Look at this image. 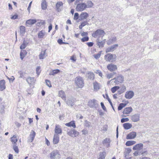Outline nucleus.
<instances>
[{
    "instance_id": "052dcab7",
    "label": "nucleus",
    "mask_w": 159,
    "mask_h": 159,
    "mask_svg": "<svg viewBox=\"0 0 159 159\" xmlns=\"http://www.w3.org/2000/svg\"><path fill=\"white\" fill-rule=\"evenodd\" d=\"M107 125H105L103 126L102 127V130L103 131H107Z\"/></svg>"
},
{
    "instance_id": "4be33fe9",
    "label": "nucleus",
    "mask_w": 159,
    "mask_h": 159,
    "mask_svg": "<svg viewBox=\"0 0 159 159\" xmlns=\"http://www.w3.org/2000/svg\"><path fill=\"white\" fill-rule=\"evenodd\" d=\"M59 136L57 134H54V137L53 140V143L54 144L57 143L59 140Z\"/></svg>"
},
{
    "instance_id": "f257e3e1",
    "label": "nucleus",
    "mask_w": 159,
    "mask_h": 159,
    "mask_svg": "<svg viewBox=\"0 0 159 159\" xmlns=\"http://www.w3.org/2000/svg\"><path fill=\"white\" fill-rule=\"evenodd\" d=\"M106 33L103 30L99 29L93 32L92 34V36L94 38L98 37L99 39L101 36L102 35V37Z\"/></svg>"
},
{
    "instance_id": "69168bd1",
    "label": "nucleus",
    "mask_w": 159,
    "mask_h": 159,
    "mask_svg": "<svg viewBox=\"0 0 159 159\" xmlns=\"http://www.w3.org/2000/svg\"><path fill=\"white\" fill-rule=\"evenodd\" d=\"M82 134L86 135V134H88V131L86 130H83L82 131Z\"/></svg>"
},
{
    "instance_id": "3c124183",
    "label": "nucleus",
    "mask_w": 159,
    "mask_h": 159,
    "mask_svg": "<svg viewBox=\"0 0 159 159\" xmlns=\"http://www.w3.org/2000/svg\"><path fill=\"white\" fill-rule=\"evenodd\" d=\"M41 72L40 67L39 66H37L36 69V72L38 75H39L40 74Z\"/></svg>"
},
{
    "instance_id": "e2e57ef3",
    "label": "nucleus",
    "mask_w": 159,
    "mask_h": 159,
    "mask_svg": "<svg viewBox=\"0 0 159 159\" xmlns=\"http://www.w3.org/2000/svg\"><path fill=\"white\" fill-rule=\"evenodd\" d=\"M39 24L40 25H44L45 24V21L43 20L40 21L37 24Z\"/></svg>"
},
{
    "instance_id": "20e7f679",
    "label": "nucleus",
    "mask_w": 159,
    "mask_h": 159,
    "mask_svg": "<svg viewBox=\"0 0 159 159\" xmlns=\"http://www.w3.org/2000/svg\"><path fill=\"white\" fill-rule=\"evenodd\" d=\"M124 77L121 75H118L116 77L112 79L111 80H114V82L116 84H119L123 82L124 81Z\"/></svg>"
},
{
    "instance_id": "a211bd4d",
    "label": "nucleus",
    "mask_w": 159,
    "mask_h": 159,
    "mask_svg": "<svg viewBox=\"0 0 159 159\" xmlns=\"http://www.w3.org/2000/svg\"><path fill=\"white\" fill-rule=\"evenodd\" d=\"M63 7V3L61 2H57L56 4V8L58 12H60Z\"/></svg>"
},
{
    "instance_id": "4c0bfd02",
    "label": "nucleus",
    "mask_w": 159,
    "mask_h": 159,
    "mask_svg": "<svg viewBox=\"0 0 159 159\" xmlns=\"http://www.w3.org/2000/svg\"><path fill=\"white\" fill-rule=\"evenodd\" d=\"M11 141L13 144H16V143L17 141L16 136L15 135H13L11 138Z\"/></svg>"
},
{
    "instance_id": "ddd939ff",
    "label": "nucleus",
    "mask_w": 159,
    "mask_h": 159,
    "mask_svg": "<svg viewBox=\"0 0 159 159\" xmlns=\"http://www.w3.org/2000/svg\"><path fill=\"white\" fill-rule=\"evenodd\" d=\"M136 136V133L135 132H132L127 134L126 139H134Z\"/></svg>"
},
{
    "instance_id": "f8f14e48",
    "label": "nucleus",
    "mask_w": 159,
    "mask_h": 159,
    "mask_svg": "<svg viewBox=\"0 0 159 159\" xmlns=\"http://www.w3.org/2000/svg\"><path fill=\"white\" fill-rule=\"evenodd\" d=\"M55 134H61L62 133V130L61 126L59 125H56L54 129Z\"/></svg>"
},
{
    "instance_id": "423d86ee",
    "label": "nucleus",
    "mask_w": 159,
    "mask_h": 159,
    "mask_svg": "<svg viewBox=\"0 0 159 159\" xmlns=\"http://www.w3.org/2000/svg\"><path fill=\"white\" fill-rule=\"evenodd\" d=\"M60 154L58 151L55 150L50 154V158L51 159H58L59 158Z\"/></svg>"
},
{
    "instance_id": "bf43d9fd",
    "label": "nucleus",
    "mask_w": 159,
    "mask_h": 159,
    "mask_svg": "<svg viewBox=\"0 0 159 159\" xmlns=\"http://www.w3.org/2000/svg\"><path fill=\"white\" fill-rule=\"evenodd\" d=\"M88 46L89 47H91L93 46V43L92 42H88L86 43Z\"/></svg>"
},
{
    "instance_id": "1a4fd4ad",
    "label": "nucleus",
    "mask_w": 159,
    "mask_h": 159,
    "mask_svg": "<svg viewBox=\"0 0 159 159\" xmlns=\"http://www.w3.org/2000/svg\"><path fill=\"white\" fill-rule=\"evenodd\" d=\"M107 68L110 71H115L117 69L116 65L112 63L108 64L107 66Z\"/></svg>"
},
{
    "instance_id": "a18cd8bd",
    "label": "nucleus",
    "mask_w": 159,
    "mask_h": 159,
    "mask_svg": "<svg viewBox=\"0 0 159 159\" xmlns=\"http://www.w3.org/2000/svg\"><path fill=\"white\" fill-rule=\"evenodd\" d=\"M119 89V87L118 86H115L111 89V91L112 93H114L118 89Z\"/></svg>"
},
{
    "instance_id": "de8ad7c7",
    "label": "nucleus",
    "mask_w": 159,
    "mask_h": 159,
    "mask_svg": "<svg viewBox=\"0 0 159 159\" xmlns=\"http://www.w3.org/2000/svg\"><path fill=\"white\" fill-rule=\"evenodd\" d=\"M101 54V52H99L97 54H95L94 55V57L96 59H98L100 57Z\"/></svg>"
},
{
    "instance_id": "2f4dec72",
    "label": "nucleus",
    "mask_w": 159,
    "mask_h": 159,
    "mask_svg": "<svg viewBox=\"0 0 159 159\" xmlns=\"http://www.w3.org/2000/svg\"><path fill=\"white\" fill-rule=\"evenodd\" d=\"M41 7L42 9L45 10L47 8V5L45 0H43L41 3Z\"/></svg>"
},
{
    "instance_id": "c9c22d12",
    "label": "nucleus",
    "mask_w": 159,
    "mask_h": 159,
    "mask_svg": "<svg viewBox=\"0 0 159 159\" xmlns=\"http://www.w3.org/2000/svg\"><path fill=\"white\" fill-rule=\"evenodd\" d=\"M28 42L24 40L23 43L20 45V48L21 49H24L27 46Z\"/></svg>"
},
{
    "instance_id": "7c9ffc66",
    "label": "nucleus",
    "mask_w": 159,
    "mask_h": 159,
    "mask_svg": "<svg viewBox=\"0 0 159 159\" xmlns=\"http://www.w3.org/2000/svg\"><path fill=\"white\" fill-rule=\"evenodd\" d=\"M46 34V32L44 30L41 31L38 34V38L42 39L43 38Z\"/></svg>"
},
{
    "instance_id": "bb28decb",
    "label": "nucleus",
    "mask_w": 159,
    "mask_h": 159,
    "mask_svg": "<svg viewBox=\"0 0 159 159\" xmlns=\"http://www.w3.org/2000/svg\"><path fill=\"white\" fill-rule=\"evenodd\" d=\"M58 95L59 97H61L63 100H66V95L64 91L61 90L59 92Z\"/></svg>"
},
{
    "instance_id": "6ab92c4d",
    "label": "nucleus",
    "mask_w": 159,
    "mask_h": 159,
    "mask_svg": "<svg viewBox=\"0 0 159 159\" xmlns=\"http://www.w3.org/2000/svg\"><path fill=\"white\" fill-rule=\"evenodd\" d=\"M86 76L88 79L91 80H93L94 78V73L88 71L86 74Z\"/></svg>"
},
{
    "instance_id": "c03bdc74",
    "label": "nucleus",
    "mask_w": 159,
    "mask_h": 159,
    "mask_svg": "<svg viewBox=\"0 0 159 159\" xmlns=\"http://www.w3.org/2000/svg\"><path fill=\"white\" fill-rule=\"evenodd\" d=\"M116 73L107 74L106 75V76L107 79H110L111 78H112L113 77L114 75Z\"/></svg>"
},
{
    "instance_id": "5701e85b",
    "label": "nucleus",
    "mask_w": 159,
    "mask_h": 159,
    "mask_svg": "<svg viewBox=\"0 0 159 159\" xmlns=\"http://www.w3.org/2000/svg\"><path fill=\"white\" fill-rule=\"evenodd\" d=\"M89 16V15L87 12H82L79 16L80 20L86 19Z\"/></svg>"
},
{
    "instance_id": "7ed1b4c3",
    "label": "nucleus",
    "mask_w": 159,
    "mask_h": 159,
    "mask_svg": "<svg viewBox=\"0 0 159 159\" xmlns=\"http://www.w3.org/2000/svg\"><path fill=\"white\" fill-rule=\"evenodd\" d=\"M116 57L115 54L108 53L104 56V59L107 61L112 62L115 61Z\"/></svg>"
},
{
    "instance_id": "f704fd0d",
    "label": "nucleus",
    "mask_w": 159,
    "mask_h": 159,
    "mask_svg": "<svg viewBox=\"0 0 159 159\" xmlns=\"http://www.w3.org/2000/svg\"><path fill=\"white\" fill-rule=\"evenodd\" d=\"M86 4V8H89L92 7L93 6V4L91 1L89 0L87 1Z\"/></svg>"
},
{
    "instance_id": "aec40b11",
    "label": "nucleus",
    "mask_w": 159,
    "mask_h": 159,
    "mask_svg": "<svg viewBox=\"0 0 159 159\" xmlns=\"http://www.w3.org/2000/svg\"><path fill=\"white\" fill-rule=\"evenodd\" d=\"M116 37H111V38H110L107 41V43L108 45H110L116 42Z\"/></svg>"
},
{
    "instance_id": "393cba45",
    "label": "nucleus",
    "mask_w": 159,
    "mask_h": 159,
    "mask_svg": "<svg viewBox=\"0 0 159 159\" xmlns=\"http://www.w3.org/2000/svg\"><path fill=\"white\" fill-rule=\"evenodd\" d=\"M37 22L35 19H29L27 20L26 22V24L27 26H28L29 25H33Z\"/></svg>"
},
{
    "instance_id": "0e129e2a",
    "label": "nucleus",
    "mask_w": 159,
    "mask_h": 159,
    "mask_svg": "<svg viewBox=\"0 0 159 159\" xmlns=\"http://www.w3.org/2000/svg\"><path fill=\"white\" fill-rule=\"evenodd\" d=\"M81 35L82 36H87L88 35V33L87 32H83L82 33H81Z\"/></svg>"
},
{
    "instance_id": "09e8293b",
    "label": "nucleus",
    "mask_w": 159,
    "mask_h": 159,
    "mask_svg": "<svg viewBox=\"0 0 159 159\" xmlns=\"http://www.w3.org/2000/svg\"><path fill=\"white\" fill-rule=\"evenodd\" d=\"M84 125L87 127H89L90 126L91 123L90 122L86 120L85 121Z\"/></svg>"
},
{
    "instance_id": "473e14b6",
    "label": "nucleus",
    "mask_w": 159,
    "mask_h": 159,
    "mask_svg": "<svg viewBox=\"0 0 159 159\" xmlns=\"http://www.w3.org/2000/svg\"><path fill=\"white\" fill-rule=\"evenodd\" d=\"M94 90L98 91L100 88V84L97 82H95L93 84Z\"/></svg>"
},
{
    "instance_id": "49530a36",
    "label": "nucleus",
    "mask_w": 159,
    "mask_h": 159,
    "mask_svg": "<svg viewBox=\"0 0 159 159\" xmlns=\"http://www.w3.org/2000/svg\"><path fill=\"white\" fill-rule=\"evenodd\" d=\"M16 144H14L13 146V149L15 152L16 153H18L19 152V150L18 147L16 145Z\"/></svg>"
},
{
    "instance_id": "680f3d73",
    "label": "nucleus",
    "mask_w": 159,
    "mask_h": 159,
    "mask_svg": "<svg viewBox=\"0 0 159 159\" xmlns=\"http://www.w3.org/2000/svg\"><path fill=\"white\" fill-rule=\"evenodd\" d=\"M106 96L107 97V99L108 101V102H109L110 103V105H111V106H112V103L111 101V99H110V98H109L108 96V95H107V94H106Z\"/></svg>"
},
{
    "instance_id": "39448f33",
    "label": "nucleus",
    "mask_w": 159,
    "mask_h": 159,
    "mask_svg": "<svg viewBox=\"0 0 159 159\" xmlns=\"http://www.w3.org/2000/svg\"><path fill=\"white\" fill-rule=\"evenodd\" d=\"M67 134L72 137H75L79 134V132L75 129H71L67 131Z\"/></svg>"
},
{
    "instance_id": "774afa93",
    "label": "nucleus",
    "mask_w": 159,
    "mask_h": 159,
    "mask_svg": "<svg viewBox=\"0 0 159 159\" xmlns=\"http://www.w3.org/2000/svg\"><path fill=\"white\" fill-rule=\"evenodd\" d=\"M57 42L60 44L65 43L63 42L62 40L61 39H59L57 41Z\"/></svg>"
},
{
    "instance_id": "37998d69",
    "label": "nucleus",
    "mask_w": 159,
    "mask_h": 159,
    "mask_svg": "<svg viewBox=\"0 0 159 159\" xmlns=\"http://www.w3.org/2000/svg\"><path fill=\"white\" fill-rule=\"evenodd\" d=\"M60 70L58 69H56L53 70L52 72H50L49 74L50 75H54L59 72Z\"/></svg>"
},
{
    "instance_id": "412c9836",
    "label": "nucleus",
    "mask_w": 159,
    "mask_h": 159,
    "mask_svg": "<svg viewBox=\"0 0 159 159\" xmlns=\"http://www.w3.org/2000/svg\"><path fill=\"white\" fill-rule=\"evenodd\" d=\"M5 81L4 80L0 81V91H3L6 88L5 85Z\"/></svg>"
},
{
    "instance_id": "f3484780",
    "label": "nucleus",
    "mask_w": 159,
    "mask_h": 159,
    "mask_svg": "<svg viewBox=\"0 0 159 159\" xmlns=\"http://www.w3.org/2000/svg\"><path fill=\"white\" fill-rule=\"evenodd\" d=\"M66 102V104L69 106H72L74 104L73 98L72 97L68 98Z\"/></svg>"
},
{
    "instance_id": "c756f323",
    "label": "nucleus",
    "mask_w": 159,
    "mask_h": 159,
    "mask_svg": "<svg viewBox=\"0 0 159 159\" xmlns=\"http://www.w3.org/2000/svg\"><path fill=\"white\" fill-rule=\"evenodd\" d=\"M124 128L126 129H129L132 127V125L129 123H125L123 124Z\"/></svg>"
},
{
    "instance_id": "ea45409f",
    "label": "nucleus",
    "mask_w": 159,
    "mask_h": 159,
    "mask_svg": "<svg viewBox=\"0 0 159 159\" xmlns=\"http://www.w3.org/2000/svg\"><path fill=\"white\" fill-rule=\"evenodd\" d=\"M106 152H103L100 153L98 159H104L105 156Z\"/></svg>"
},
{
    "instance_id": "e433bc0d",
    "label": "nucleus",
    "mask_w": 159,
    "mask_h": 159,
    "mask_svg": "<svg viewBox=\"0 0 159 159\" xmlns=\"http://www.w3.org/2000/svg\"><path fill=\"white\" fill-rule=\"evenodd\" d=\"M135 143L136 142L134 141L130 140L127 141L126 143L125 144L127 146H129L135 144Z\"/></svg>"
},
{
    "instance_id": "2eb2a0df",
    "label": "nucleus",
    "mask_w": 159,
    "mask_h": 159,
    "mask_svg": "<svg viewBox=\"0 0 159 159\" xmlns=\"http://www.w3.org/2000/svg\"><path fill=\"white\" fill-rule=\"evenodd\" d=\"M118 47V45L117 44H115L111 46L108 47L107 48L106 50V52H111L113 51L114 49Z\"/></svg>"
},
{
    "instance_id": "cd10ccee",
    "label": "nucleus",
    "mask_w": 159,
    "mask_h": 159,
    "mask_svg": "<svg viewBox=\"0 0 159 159\" xmlns=\"http://www.w3.org/2000/svg\"><path fill=\"white\" fill-rule=\"evenodd\" d=\"M65 125L68 127H72L73 128H76V125L74 121H71L70 122L66 123Z\"/></svg>"
},
{
    "instance_id": "338daca9",
    "label": "nucleus",
    "mask_w": 159,
    "mask_h": 159,
    "mask_svg": "<svg viewBox=\"0 0 159 159\" xmlns=\"http://www.w3.org/2000/svg\"><path fill=\"white\" fill-rule=\"evenodd\" d=\"M20 53H21V54H22L23 55L25 56L27 52L25 50H23L21 51Z\"/></svg>"
},
{
    "instance_id": "13d9d810",
    "label": "nucleus",
    "mask_w": 159,
    "mask_h": 159,
    "mask_svg": "<svg viewBox=\"0 0 159 159\" xmlns=\"http://www.w3.org/2000/svg\"><path fill=\"white\" fill-rule=\"evenodd\" d=\"M100 104H101V106L102 107V109L104 111H107L106 108L105 107V106L104 103L103 102H101Z\"/></svg>"
},
{
    "instance_id": "4468645a",
    "label": "nucleus",
    "mask_w": 159,
    "mask_h": 159,
    "mask_svg": "<svg viewBox=\"0 0 159 159\" xmlns=\"http://www.w3.org/2000/svg\"><path fill=\"white\" fill-rule=\"evenodd\" d=\"M139 114H135L131 116V120L133 122H136L139 121Z\"/></svg>"
},
{
    "instance_id": "f03ea898",
    "label": "nucleus",
    "mask_w": 159,
    "mask_h": 159,
    "mask_svg": "<svg viewBox=\"0 0 159 159\" xmlns=\"http://www.w3.org/2000/svg\"><path fill=\"white\" fill-rule=\"evenodd\" d=\"M75 83L76 85L79 88H82L84 85L83 80L82 77L78 76L75 79Z\"/></svg>"
},
{
    "instance_id": "6e6552de",
    "label": "nucleus",
    "mask_w": 159,
    "mask_h": 159,
    "mask_svg": "<svg viewBox=\"0 0 159 159\" xmlns=\"http://www.w3.org/2000/svg\"><path fill=\"white\" fill-rule=\"evenodd\" d=\"M88 105L90 107H96L98 106L97 101L95 99L89 101L88 103Z\"/></svg>"
},
{
    "instance_id": "603ef678",
    "label": "nucleus",
    "mask_w": 159,
    "mask_h": 159,
    "mask_svg": "<svg viewBox=\"0 0 159 159\" xmlns=\"http://www.w3.org/2000/svg\"><path fill=\"white\" fill-rule=\"evenodd\" d=\"M47 86H48L49 87H51L52 86L51 84V83L50 81L48 80H45Z\"/></svg>"
},
{
    "instance_id": "a19ab883",
    "label": "nucleus",
    "mask_w": 159,
    "mask_h": 159,
    "mask_svg": "<svg viewBox=\"0 0 159 159\" xmlns=\"http://www.w3.org/2000/svg\"><path fill=\"white\" fill-rule=\"evenodd\" d=\"M46 52V50H44L43 51H42L41 53L39 55V58L40 59H43L44 57L45 56V55Z\"/></svg>"
},
{
    "instance_id": "6e6d98bb",
    "label": "nucleus",
    "mask_w": 159,
    "mask_h": 159,
    "mask_svg": "<svg viewBox=\"0 0 159 159\" xmlns=\"http://www.w3.org/2000/svg\"><path fill=\"white\" fill-rule=\"evenodd\" d=\"M79 14L78 13H75L74 14V20H77L79 18Z\"/></svg>"
},
{
    "instance_id": "a878e982",
    "label": "nucleus",
    "mask_w": 159,
    "mask_h": 159,
    "mask_svg": "<svg viewBox=\"0 0 159 159\" xmlns=\"http://www.w3.org/2000/svg\"><path fill=\"white\" fill-rule=\"evenodd\" d=\"M133 110V109L131 107H129L125 108L123 111L124 114H128L130 113Z\"/></svg>"
},
{
    "instance_id": "9d476101",
    "label": "nucleus",
    "mask_w": 159,
    "mask_h": 159,
    "mask_svg": "<svg viewBox=\"0 0 159 159\" xmlns=\"http://www.w3.org/2000/svg\"><path fill=\"white\" fill-rule=\"evenodd\" d=\"M134 95V93L133 91H129L126 92L125 97L128 99H130L132 98Z\"/></svg>"
},
{
    "instance_id": "c85d7f7f",
    "label": "nucleus",
    "mask_w": 159,
    "mask_h": 159,
    "mask_svg": "<svg viewBox=\"0 0 159 159\" xmlns=\"http://www.w3.org/2000/svg\"><path fill=\"white\" fill-rule=\"evenodd\" d=\"M109 142L110 139L106 138L102 142V143L104 146H106L108 148L110 145Z\"/></svg>"
},
{
    "instance_id": "b1692460",
    "label": "nucleus",
    "mask_w": 159,
    "mask_h": 159,
    "mask_svg": "<svg viewBox=\"0 0 159 159\" xmlns=\"http://www.w3.org/2000/svg\"><path fill=\"white\" fill-rule=\"evenodd\" d=\"M143 144L142 143H140L134 146L133 148V150H139L142 149Z\"/></svg>"
},
{
    "instance_id": "72a5a7b5",
    "label": "nucleus",
    "mask_w": 159,
    "mask_h": 159,
    "mask_svg": "<svg viewBox=\"0 0 159 159\" xmlns=\"http://www.w3.org/2000/svg\"><path fill=\"white\" fill-rule=\"evenodd\" d=\"M20 34L23 36L25 32V27L23 26H20Z\"/></svg>"
},
{
    "instance_id": "8fccbe9b",
    "label": "nucleus",
    "mask_w": 159,
    "mask_h": 159,
    "mask_svg": "<svg viewBox=\"0 0 159 159\" xmlns=\"http://www.w3.org/2000/svg\"><path fill=\"white\" fill-rule=\"evenodd\" d=\"M89 40V37L88 36H85L81 39V41L82 42H84L88 41Z\"/></svg>"
},
{
    "instance_id": "864d4df0",
    "label": "nucleus",
    "mask_w": 159,
    "mask_h": 159,
    "mask_svg": "<svg viewBox=\"0 0 159 159\" xmlns=\"http://www.w3.org/2000/svg\"><path fill=\"white\" fill-rule=\"evenodd\" d=\"M95 73L98 74L101 77L102 76V73L101 71L100 70H97L95 71Z\"/></svg>"
},
{
    "instance_id": "4d7b16f0",
    "label": "nucleus",
    "mask_w": 159,
    "mask_h": 159,
    "mask_svg": "<svg viewBox=\"0 0 159 159\" xmlns=\"http://www.w3.org/2000/svg\"><path fill=\"white\" fill-rule=\"evenodd\" d=\"M89 23L87 21H84L81 23V25L83 26L84 27L86 25H89Z\"/></svg>"
},
{
    "instance_id": "5fc2aeb1",
    "label": "nucleus",
    "mask_w": 159,
    "mask_h": 159,
    "mask_svg": "<svg viewBox=\"0 0 159 159\" xmlns=\"http://www.w3.org/2000/svg\"><path fill=\"white\" fill-rule=\"evenodd\" d=\"M129 120V119L128 118H123L121 120V123H124L125 122L128 121Z\"/></svg>"
},
{
    "instance_id": "0eeeda50",
    "label": "nucleus",
    "mask_w": 159,
    "mask_h": 159,
    "mask_svg": "<svg viewBox=\"0 0 159 159\" xmlns=\"http://www.w3.org/2000/svg\"><path fill=\"white\" fill-rule=\"evenodd\" d=\"M86 8V4L81 3L77 4L76 9L77 11H82Z\"/></svg>"
},
{
    "instance_id": "58836bf2",
    "label": "nucleus",
    "mask_w": 159,
    "mask_h": 159,
    "mask_svg": "<svg viewBox=\"0 0 159 159\" xmlns=\"http://www.w3.org/2000/svg\"><path fill=\"white\" fill-rule=\"evenodd\" d=\"M34 78L29 77L26 79V81L29 84H31L34 81Z\"/></svg>"
},
{
    "instance_id": "79ce46f5",
    "label": "nucleus",
    "mask_w": 159,
    "mask_h": 159,
    "mask_svg": "<svg viewBox=\"0 0 159 159\" xmlns=\"http://www.w3.org/2000/svg\"><path fill=\"white\" fill-rule=\"evenodd\" d=\"M126 105V104L125 103H120L118 107V110H121L123 107H125Z\"/></svg>"
},
{
    "instance_id": "dca6fc26",
    "label": "nucleus",
    "mask_w": 159,
    "mask_h": 159,
    "mask_svg": "<svg viewBox=\"0 0 159 159\" xmlns=\"http://www.w3.org/2000/svg\"><path fill=\"white\" fill-rule=\"evenodd\" d=\"M106 39H105L102 41H101L99 38H98L97 40V45L99 48H102L105 43Z\"/></svg>"
},
{
    "instance_id": "9b49d317",
    "label": "nucleus",
    "mask_w": 159,
    "mask_h": 159,
    "mask_svg": "<svg viewBox=\"0 0 159 159\" xmlns=\"http://www.w3.org/2000/svg\"><path fill=\"white\" fill-rule=\"evenodd\" d=\"M36 135L35 132L33 130H32L30 133L29 138L28 141L29 142H32L33 141Z\"/></svg>"
}]
</instances>
